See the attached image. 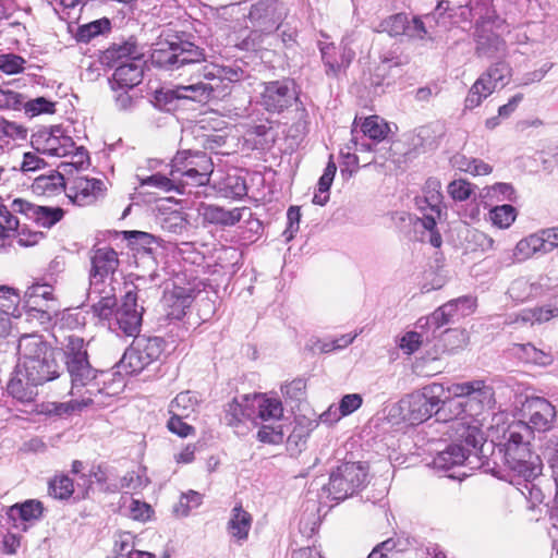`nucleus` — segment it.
I'll return each instance as SVG.
<instances>
[{"mask_svg":"<svg viewBox=\"0 0 558 558\" xmlns=\"http://www.w3.org/2000/svg\"><path fill=\"white\" fill-rule=\"evenodd\" d=\"M514 392L509 387L494 388L490 399L495 410L490 417V444L494 445L492 456L499 457L506 471L490 468V475L515 485L523 496L533 501L542 499L541 490L533 483L543 471V463L537 454L530 450L533 430L546 432L551 428L555 418V407L544 398L526 399L523 410L529 415V425L521 420H514L509 412L512 407Z\"/></svg>","mask_w":558,"mask_h":558,"instance_id":"obj_1","label":"nucleus"},{"mask_svg":"<svg viewBox=\"0 0 558 558\" xmlns=\"http://www.w3.org/2000/svg\"><path fill=\"white\" fill-rule=\"evenodd\" d=\"M151 64L170 73L186 66L199 65L189 85H178L181 102L192 100L207 102L223 99L232 93L234 85L251 77L244 62H207V52L202 39L187 32L168 31L161 34L150 53Z\"/></svg>","mask_w":558,"mask_h":558,"instance_id":"obj_2","label":"nucleus"},{"mask_svg":"<svg viewBox=\"0 0 558 558\" xmlns=\"http://www.w3.org/2000/svg\"><path fill=\"white\" fill-rule=\"evenodd\" d=\"M17 355L7 391L17 402L32 403L38 395L39 386L61 375V349L52 347L40 335H24L19 340Z\"/></svg>","mask_w":558,"mask_h":558,"instance_id":"obj_3","label":"nucleus"},{"mask_svg":"<svg viewBox=\"0 0 558 558\" xmlns=\"http://www.w3.org/2000/svg\"><path fill=\"white\" fill-rule=\"evenodd\" d=\"M447 398L439 404L438 421L462 426L460 434L466 445L477 448L486 442L485 380L456 383L446 388Z\"/></svg>","mask_w":558,"mask_h":558,"instance_id":"obj_4","label":"nucleus"},{"mask_svg":"<svg viewBox=\"0 0 558 558\" xmlns=\"http://www.w3.org/2000/svg\"><path fill=\"white\" fill-rule=\"evenodd\" d=\"M88 344L78 336H69L61 349V360L64 363L71 383V395H76L86 388L88 393L100 391L99 377L107 372L94 367L89 362Z\"/></svg>","mask_w":558,"mask_h":558,"instance_id":"obj_5","label":"nucleus"},{"mask_svg":"<svg viewBox=\"0 0 558 558\" xmlns=\"http://www.w3.org/2000/svg\"><path fill=\"white\" fill-rule=\"evenodd\" d=\"M257 104L270 114H282L295 107L296 117L306 122L308 112L301 100L302 88L295 78L283 76L260 83Z\"/></svg>","mask_w":558,"mask_h":558,"instance_id":"obj_6","label":"nucleus"},{"mask_svg":"<svg viewBox=\"0 0 558 558\" xmlns=\"http://www.w3.org/2000/svg\"><path fill=\"white\" fill-rule=\"evenodd\" d=\"M367 476L366 462L344 461L330 472L329 482L322 486L318 496L320 500L343 501L365 487Z\"/></svg>","mask_w":558,"mask_h":558,"instance_id":"obj_7","label":"nucleus"},{"mask_svg":"<svg viewBox=\"0 0 558 558\" xmlns=\"http://www.w3.org/2000/svg\"><path fill=\"white\" fill-rule=\"evenodd\" d=\"M445 398H447V391L442 384L425 385L400 401L403 421L410 425H418L433 415L438 421L439 404Z\"/></svg>","mask_w":558,"mask_h":558,"instance_id":"obj_8","label":"nucleus"},{"mask_svg":"<svg viewBox=\"0 0 558 558\" xmlns=\"http://www.w3.org/2000/svg\"><path fill=\"white\" fill-rule=\"evenodd\" d=\"M165 349L166 341L162 337L137 335L117 364L118 373H121V369L128 375L141 373L147 366L157 362Z\"/></svg>","mask_w":558,"mask_h":558,"instance_id":"obj_9","label":"nucleus"},{"mask_svg":"<svg viewBox=\"0 0 558 558\" xmlns=\"http://www.w3.org/2000/svg\"><path fill=\"white\" fill-rule=\"evenodd\" d=\"M484 445L473 448L466 445L464 438L459 442H452L440 451L433 460L436 469L448 471L454 466L465 465L471 470L482 469L484 473H488V458L481 456Z\"/></svg>","mask_w":558,"mask_h":558,"instance_id":"obj_10","label":"nucleus"},{"mask_svg":"<svg viewBox=\"0 0 558 558\" xmlns=\"http://www.w3.org/2000/svg\"><path fill=\"white\" fill-rule=\"evenodd\" d=\"M143 312V306L137 304V293L135 291H128L120 306L116 308L113 317L109 320L110 330L119 337L135 338L140 335Z\"/></svg>","mask_w":558,"mask_h":558,"instance_id":"obj_11","label":"nucleus"},{"mask_svg":"<svg viewBox=\"0 0 558 558\" xmlns=\"http://www.w3.org/2000/svg\"><path fill=\"white\" fill-rule=\"evenodd\" d=\"M288 15V9L281 0H257L250 7L247 19L252 27L267 35L277 32Z\"/></svg>","mask_w":558,"mask_h":558,"instance_id":"obj_12","label":"nucleus"},{"mask_svg":"<svg viewBox=\"0 0 558 558\" xmlns=\"http://www.w3.org/2000/svg\"><path fill=\"white\" fill-rule=\"evenodd\" d=\"M92 268L89 271V292L88 298L92 299L93 294L101 293L99 288L105 283V280L112 276L119 267L118 253L112 247H99L93 250L90 256Z\"/></svg>","mask_w":558,"mask_h":558,"instance_id":"obj_13","label":"nucleus"},{"mask_svg":"<svg viewBox=\"0 0 558 558\" xmlns=\"http://www.w3.org/2000/svg\"><path fill=\"white\" fill-rule=\"evenodd\" d=\"M318 48L327 76L337 77L342 70L350 66L355 58V51L344 40L339 45L319 41Z\"/></svg>","mask_w":558,"mask_h":558,"instance_id":"obj_14","label":"nucleus"},{"mask_svg":"<svg viewBox=\"0 0 558 558\" xmlns=\"http://www.w3.org/2000/svg\"><path fill=\"white\" fill-rule=\"evenodd\" d=\"M361 137L355 130L352 131L355 149L359 151H372L375 145L384 141L389 133V125L378 116L364 118L361 123Z\"/></svg>","mask_w":558,"mask_h":558,"instance_id":"obj_15","label":"nucleus"},{"mask_svg":"<svg viewBox=\"0 0 558 558\" xmlns=\"http://www.w3.org/2000/svg\"><path fill=\"white\" fill-rule=\"evenodd\" d=\"M451 307V304H442L430 315L418 318L415 323V328L425 329L427 333H433V340L444 336L449 337L459 335L460 331L458 329L447 328L441 330L445 326L458 322Z\"/></svg>","mask_w":558,"mask_h":558,"instance_id":"obj_16","label":"nucleus"},{"mask_svg":"<svg viewBox=\"0 0 558 558\" xmlns=\"http://www.w3.org/2000/svg\"><path fill=\"white\" fill-rule=\"evenodd\" d=\"M105 190L102 180L78 177L74 180L73 186L70 187V193L66 195L71 203L78 206H88L94 204L99 196H102Z\"/></svg>","mask_w":558,"mask_h":558,"instance_id":"obj_17","label":"nucleus"},{"mask_svg":"<svg viewBox=\"0 0 558 558\" xmlns=\"http://www.w3.org/2000/svg\"><path fill=\"white\" fill-rule=\"evenodd\" d=\"M53 288L47 283L36 282L27 288L24 294V307L29 317L40 320L50 319L49 308H43L41 302L53 299Z\"/></svg>","mask_w":558,"mask_h":558,"instance_id":"obj_18","label":"nucleus"},{"mask_svg":"<svg viewBox=\"0 0 558 558\" xmlns=\"http://www.w3.org/2000/svg\"><path fill=\"white\" fill-rule=\"evenodd\" d=\"M144 63L143 59H136L118 65L109 78L111 89L119 92V88H134L140 85L144 76Z\"/></svg>","mask_w":558,"mask_h":558,"instance_id":"obj_19","label":"nucleus"},{"mask_svg":"<svg viewBox=\"0 0 558 558\" xmlns=\"http://www.w3.org/2000/svg\"><path fill=\"white\" fill-rule=\"evenodd\" d=\"M109 239L116 241L122 239L128 242V246L136 254L150 255L154 252V245L160 244V239L151 233L138 230L108 231Z\"/></svg>","mask_w":558,"mask_h":558,"instance_id":"obj_20","label":"nucleus"},{"mask_svg":"<svg viewBox=\"0 0 558 558\" xmlns=\"http://www.w3.org/2000/svg\"><path fill=\"white\" fill-rule=\"evenodd\" d=\"M470 14L475 22L474 37L477 43V53L483 56L488 47V0H469Z\"/></svg>","mask_w":558,"mask_h":558,"instance_id":"obj_21","label":"nucleus"},{"mask_svg":"<svg viewBox=\"0 0 558 558\" xmlns=\"http://www.w3.org/2000/svg\"><path fill=\"white\" fill-rule=\"evenodd\" d=\"M223 420L226 424L232 428H239L245 421H251L255 417L254 403L247 395L239 398H233L225 405Z\"/></svg>","mask_w":558,"mask_h":558,"instance_id":"obj_22","label":"nucleus"},{"mask_svg":"<svg viewBox=\"0 0 558 558\" xmlns=\"http://www.w3.org/2000/svg\"><path fill=\"white\" fill-rule=\"evenodd\" d=\"M114 53H119L120 57L126 58V61L140 60L144 58L142 48L140 47L138 40L135 36L131 35L128 38H123L119 43H113L99 56L100 63H110L113 59Z\"/></svg>","mask_w":558,"mask_h":558,"instance_id":"obj_23","label":"nucleus"},{"mask_svg":"<svg viewBox=\"0 0 558 558\" xmlns=\"http://www.w3.org/2000/svg\"><path fill=\"white\" fill-rule=\"evenodd\" d=\"M201 167L189 168L182 172L177 173V180L179 181L177 186L184 192L185 185L203 186L209 182V177L213 173L214 163L209 156L201 157Z\"/></svg>","mask_w":558,"mask_h":558,"instance_id":"obj_24","label":"nucleus"},{"mask_svg":"<svg viewBox=\"0 0 558 558\" xmlns=\"http://www.w3.org/2000/svg\"><path fill=\"white\" fill-rule=\"evenodd\" d=\"M535 254H547L546 247L544 246L537 232L521 239L517 243L512 253L507 254L505 263L510 265L514 262L526 260Z\"/></svg>","mask_w":558,"mask_h":558,"instance_id":"obj_25","label":"nucleus"},{"mask_svg":"<svg viewBox=\"0 0 558 558\" xmlns=\"http://www.w3.org/2000/svg\"><path fill=\"white\" fill-rule=\"evenodd\" d=\"M316 421L305 416L296 417L293 428L287 438V448L292 453H299L305 447L311 433L317 427Z\"/></svg>","mask_w":558,"mask_h":558,"instance_id":"obj_26","label":"nucleus"},{"mask_svg":"<svg viewBox=\"0 0 558 558\" xmlns=\"http://www.w3.org/2000/svg\"><path fill=\"white\" fill-rule=\"evenodd\" d=\"M194 299V291L189 288L174 287L168 302L167 317L171 320H181Z\"/></svg>","mask_w":558,"mask_h":558,"instance_id":"obj_27","label":"nucleus"},{"mask_svg":"<svg viewBox=\"0 0 558 558\" xmlns=\"http://www.w3.org/2000/svg\"><path fill=\"white\" fill-rule=\"evenodd\" d=\"M244 210L241 208L225 209L217 205H207L204 207L203 217L209 223L230 227L242 219Z\"/></svg>","mask_w":558,"mask_h":558,"instance_id":"obj_28","label":"nucleus"},{"mask_svg":"<svg viewBox=\"0 0 558 558\" xmlns=\"http://www.w3.org/2000/svg\"><path fill=\"white\" fill-rule=\"evenodd\" d=\"M44 512V505L37 499H27L24 502H17L10 506L7 510L9 520L23 522L39 520Z\"/></svg>","mask_w":558,"mask_h":558,"instance_id":"obj_29","label":"nucleus"},{"mask_svg":"<svg viewBox=\"0 0 558 558\" xmlns=\"http://www.w3.org/2000/svg\"><path fill=\"white\" fill-rule=\"evenodd\" d=\"M495 48L497 51V61L494 63L495 68L490 66V82H494V88L497 86H505L506 80L510 75V68L508 63L505 62L504 57L506 56V44L505 40L500 37H496V39L490 38V49Z\"/></svg>","mask_w":558,"mask_h":558,"instance_id":"obj_30","label":"nucleus"},{"mask_svg":"<svg viewBox=\"0 0 558 558\" xmlns=\"http://www.w3.org/2000/svg\"><path fill=\"white\" fill-rule=\"evenodd\" d=\"M336 172L337 165L333 161L332 155H330L324 172L318 179L317 190L312 199L313 204L325 206L328 203L330 197V187L332 185Z\"/></svg>","mask_w":558,"mask_h":558,"instance_id":"obj_31","label":"nucleus"},{"mask_svg":"<svg viewBox=\"0 0 558 558\" xmlns=\"http://www.w3.org/2000/svg\"><path fill=\"white\" fill-rule=\"evenodd\" d=\"M111 28V20L104 16L101 19L80 25L74 37L77 43L88 44L98 36L109 34Z\"/></svg>","mask_w":558,"mask_h":558,"instance_id":"obj_32","label":"nucleus"},{"mask_svg":"<svg viewBox=\"0 0 558 558\" xmlns=\"http://www.w3.org/2000/svg\"><path fill=\"white\" fill-rule=\"evenodd\" d=\"M252 524V515L239 504L232 509L228 532L239 541L246 539Z\"/></svg>","mask_w":558,"mask_h":558,"instance_id":"obj_33","label":"nucleus"},{"mask_svg":"<svg viewBox=\"0 0 558 558\" xmlns=\"http://www.w3.org/2000/svg\"><path fill=\"white\" fill-rule=\"evenodd\" d=\"M252 403H254V410L257 409V416L262 421L280 420L283 415L282 402L278 398L254 396Z\"/></svg>","mask_w":558,"mask_h":558,"instance_id":"obj_34","label":"nucleus"},{"mask_svg":"<svg viewBox=\"0 0 558 558\" xmlns=\"http://www.w3.org/2000/svg\"><path fill=\"white\" fill-rule=\"evenodd\" d=\"M202 156H208L203 151H191V150H180L175 154L173 159L171 160V171L170 175L172 178H177L178 172H182L189 168H198L203 162H201Z\"/></svg>","mask_w":558,"mask_h":558,"instance_id":"obj_35","label":"nucleus"},{"mask_svg":"<svg viewBox=\"0 0 558 558\" xmlns=\"http://www.w3.org/2000/svg\"><path fill=\"white\" fill-rule=\"evenodd\" d=\"M33 192L36 194L56 193L65 189V180L58 170H53L48 175L37 177L32 184Z\"/></svg>","mask_w":558,"mask_h":558,"instance_id":"obj_36","label":"nucleus"},{"mask_svg":"<svg viewBox=\"0 0 558 558\" xmlns=\"http://www.w3.org/2000/svg\"><path fill=\"white\" fill-rule=\"evenodd\" d=\"M74 492V481L66 474L54 475L48 482V493L54 499L69 500Z\"/></svg>","mask_w":558,"mask_h":558,"instance_id":"obj_37","label":"nucleus"},{"mask_svg":"<svg viewBox=\"0 0 558 558\" xmlns=\"http://www.w3.org/2000/svg\"><path fill=\"white\" fill-rule=\"evenodd\" d=\"M541 291V286L531 282L526 278H518L513 280L508 289L509 296L515 302H524L536 296Z\"/></svg>","mask_w":558,"mask_h":558,"instance_id":"obj_38","label":"nucleus"},{"mask_svg":"<svg viewBox=\"0 0 558 558\" xmlns=\"http://www.w3.org/2000/svg\"><path fill=\"white\" fill-rule=\"evenodd\" d=\"M433 341V333H427L425 329L415 328V330L407 331L399 342L400 349L407 354H413L424 343Z\"/></svg>","mask_w":558,"mask_h":558,"instance_id":"obj_39","label":"nucleus"},{"mask_svg":"<svg viewBox=\"0 0 558 558\" xmlns=\"http://www.w3.org/2000/svg\"><path fill=\"white\" fill-rule=\"evenodd\" d=\"M154 106L162 111L171 112L182 105L178 86L173 88H160L154 93Z\"/></svg>","mask_w":558,"mask_h":558,"instance_id":"obj_40","label":"nucleus"},{"mask_svg":"<svg viewBox=\"0 0 558 558\" xmlns=\"http://www.w3.org/2000/svg\"><path fill=\"white\" fill-rule=\"evenodd\" d=\"M64 217V210L61 207H50L36 205L33 219L38 226L50 229Z\"/></svg>","mask_w":558,"mask_h":558,"instance_id":"obj_41","label":"nucleus"},{"mask_svg":"<svg viewBox=\"0 0 558 558\" xmlns=\"http://www.w3.org/2000/svg\"><path fill=\"white\" fill-rule=\"evenodd\" d=\"M21 301L20 294L16 289L9 286H0V314L9 317L20 316L19 303Z\"/></svg>","mask_w":558,"mask_h":558,"instance_id":"obj_42","label":"nucleus"},{"mask_svg":"<svg viewBox=\"0 0 558 558\" xmlns=\"http://www.w3.org/2000/svg\"><path fill=\"white\" fill-rule=\"evenodd\" d=\"M517 209L510 204L490 208V222L499 229H508L517 218Z\"/></svg>","mask_w":558,"mask_h":558,"instance_id":"obj_43","label":"nucleus"},{"mask_svg":"<svg viewBox=\"0 0 558 558\" xmlns=\"http://www.w3.org/2000/svg\"><path fill=\"white\" fill-rule=\"evenodd\" d=\"M408 25V15L405 13H396L384 19L379 24V32L387 33L391 37L405 35Z\"/></svg>","mask_w":558,"mask_h":558,"instance_id":"obj_44","label":"nucleus"},{"mask_svg":"<svg viewBox=\"0 0 558 558\" xmlns=\"http://www.w3.org/2000/svg\"><path fill=\"white\" fill-rule=\"evenodd\" d=\"M488 71L483 72L469 90L465 98V109H474L481 105L482 100L488 95L484 92L487 89Z\"/></svg>","mask_w":558,"mask_h":558,"instance_id":"obj_45","label":"nucleus"},{"mask_svg":"<svg viewBox=\"0 0 558 558\" xmlns=\"http://www.w3.org/2000/svg\"><path fill=\"white\" fill-rule=\"evenodd\" d=\"M440 216H436L435 213H424L422 217L416 218V225L420 223L428 233L427 241L435 248H439L442 244V238L437 229V219Z\"/></svg>","mask_w":558,"mask_h":558,"instance_id":"obj_46","label":"nucleus"},{"mask_svg":"<svg viewBox=\"0 0 558 558\" xmlns=\"http://www.w3.org/2000/svg\"><path fill=\"white\" fill-rule=\"evenodd\" d=\"M221 191L227 197L241 199L247 194L245 178L236 174H228L222 182Z\"/></svg>","mask_w":558,"mask_h":558,"instance_id":"obj_47","label":"nucleus"},{"mask_svg":"<svg viewBox=\"0 0 558 558\" xmlns=\"http://www.w3.org/2000/svg\"><path fill=\"white\" fill-rule=\"evenodd\" d=\"M268 36L266 33L262 32L256 27H252L246 36L243 38H239L234 43V47L242 51H257L262 48L265 37Z\"/></svg>","mask_w":558,"mask_h":558,"instance_id":"obj_48","label":"nucleus"},{"mask_svg":"<svg viewBox=\"0 0 558 558\" xmlns=\"http://www.w3.org/2000/svg\"><path fill=\"white\" fill-rule=\"evenodd\" d=\"M452 163L459 170L469 172L475 175H485L488 174V165L474 158H466L463 155H456L452 157Z\"/></svg>","mask_w":558,"mask_h":558,"instance_id":"obj_49","label":"nucleus"},{"mask_svg":"<svg viewBox=\"0 0 558 558\" xmlns=\"http://www.w3.org/2000/svg\"><path fill=\"white\" fill-rule=\"evenodd\" d=\"M356 335L345 333L333 339L317 340L314 347L320 353H331L333 351L347 348L354 341Z\"/></svg>","mask_w":558,"mask_h":558,"instance_id":"obj_50","label":"nucleus"},{"mask_svg":"<svg viewBox=\"0 0 558 558\" xmlns=\"http://www.w3.org/2000/svg\"><path fill=\"white\" fill-rule=\"evenodd\" d=\"M488 195V187H483L480 194V201L474 199L469 204L465 215L474 222L480 221L482 218L484 220L488 219V202L486 201V196Z\"/></svg>","mask_w":558,"mask_h":558,"instance_id":"obj_51","label":"nucleus"},{"mask_svg":"<svg viewBox=\"0 0 558 558\" xmlns=\"http://www.w3.org/2000/svg\"><path fill=\"white\" fill-rule=\"evenodd\" d=\"M556 316H558V308L538 307L533 310H523L518 319L533 325L535 323L541 324L548 322L550 318Z\"/></svg>","mask_w":558,"mask_h":558,"instance_id":"obj_52","label":"nucleus"},{"mask_svg":"<svg viewBox=\"0 0 558 558\" xmlns=\"http://www.w3.org/2000/svg\"><path fill=\"white\" fill-rule=\"evenodd\" d=\"M177 178H168L167 175L157 172L151 175H148L141 180V185H149L155 186L165 192L177 191L180 194H183V191L175 184Z\"/></svg>","mask_w":558,"mask_h":558,"instance_id":"obj_53","label":"nucleus"},{"mask_svg":"<svg viewBox=\"0 0 558 558\" xmlns=\"http://www.w3.org/2000/svg\"><path fill=\"white\" fill-rule=\"evenodd\" d=\"M256 439L263 444L279 445L284 439L282 425H262L256 434Z\"/></svg>","mask_w":558,"mask_h":558,"instance_id":"obj_54","label":"nucleus"},{"mask_svg":"<svg viewBox=\"0 0 558 558\" xmlns=\"http://www.w3.org/2000/svg\"><path fill=\"white\" fill-rule=\"evenodd\" d=\"M447 304L452 305V313L456 316L457 320H459L461 317L468 316L475 311L476 298L472 295H462L457 299L448 301Z\"/></svg>","mask_w":558,"mask_h":558,"instance_id":"obj_55","label":"nucleus"},{"mask_svg":"<svg viewBox=\"0 0 558 558\" xmlns=\"http://www.w3.org/2000/svg\"><path fill=\"white\" fill-rule=\"evenodd\" d=\"M447 192L453 201L464 202L471 197L474 193V189L470 182L458 179L448 184Z\"/></svg>","mask_w":558,"mask_h":558,"instance_id":"obj_56","label":"nucleus"},{"mask_svg":"<svg viewBox=\"0 0 558 558\" xmlns=\"http://www.w3.org/2000/svg\"><path fill=\"white\" fill-rule=\"evenodd\" d=\"M26 61L15 53H0V71L13 75L23 72Z\"/></svg>","mask_w":558,"mask_h":558,"instance_id":"obj_57","label":"nucleus"},{"mask_svg":"<svg viewBox=\"0 0 558 558\" xmlns=\"http://www.w3.org/2000/svg\"><path fill=\"white\" fill-rule=\"evenodd\" d=\"M301 217V208L299 206L292 205L288 208L287 227L282 232L286 242H290L294 239L300 229Z\"/></svg>","mask_w":558,"mask_h":558,"instance_id":"obj_58","label":"nucleus"},{"mask_svg":"<svg viewBox=\"0 0 558 558\" xmlns=\"http://www.w3.org/2000/svg\"><path fill=\"white\" fill-rule=\"evenodd\" d=\"M54 106L53 101L45 97H37L28 101L24 100L23 109L26 113H29L31 117H34L41 113H53L56 111Z\"/></svg>","mask_w":558,"mask_h":558,"instance_id":"obj_59","label":"nucleus"},{"mask_svg":"<svg viewBox=\"0 0 558 558\" xmlns=\"http://www.w3.org/2000/svg\"><path fill=\"white\" fill-rule=\"evenodd\" d=\"M25 97L12 89L0 87V109L21 110Z\"/></svg>","mask_w":558,"mask_h":558,"instance_id":"obj_60","label":"nucleus"},{"mask_svg":"<svg viewBox=\"0 0 558 558\" xmlns=\"http://www.w3.org/2000/svg\"><path fill=\"white\" fill-rule=\"evenodd\" d=\"M116 305L117 300L113 295H104L99 296V300L92 305V310L97 317L110 320L113 317Z\"/></svg>","mask_w":558,"mask_h":558,"instance_id":"obj_61","label":"nucleus"},{"mask_svg":"<svg viewBox=\"0 0 558 558\" xmlns=\"http://www.w3.org/2000/svg\"><path fill=\"white\" fill-rule=\"evenodd\" d=\"M490 199L496 202H515L517 193L510 183H495L490 186Z\"/></svg>","mask_w":558,"mask_h":558,"instance_id":"obj_62","label":"nucleus"},{"mask_svg":"<svg viewBox=\"0 0 558 558\" xmlns=\"http://www.w3.org/2000/svg\"><path fill=\"white\" fill-rule=\"evenodd\" d=\"M92 403V399L87 398V400L76 401L70 400L68 402L53 403V409L51 412L60 417L69 416L73 414L75 411H81L84 407Z\"/></svg>","mask_w":558,"mask_h":558,"instance_id":"obj_63","label":"nucleus"},{"mask_svg":"<svg viewBox=\"0 0 558 558\" xmlns=\"http://www.w3.org/2000/svg\"><path fill=\"white\" fill-rule=\"evenodd\" d=\"M362 403L363 398L360 393H348L340 399L337 407L340 411V414H342L344 417L360 409Z\"/></svg>","mask_w":558,"mask_h":558,"instance_id":"obj_64","label":"nucleus"}]
</instances>
